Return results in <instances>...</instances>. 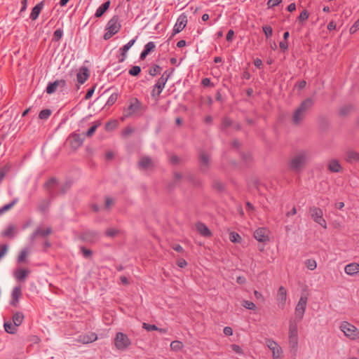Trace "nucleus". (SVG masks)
I'll return each instance as SVG.
<instances>
[{
    "instance_id": "nucleus-1",
    "label": "nucleus",
    "mask_w": 359,
    "mask_h": 359,
    "mask_svg": "<svg viewBox=\"0 0 359 359\" xmlns=\"http://www.w3.org/2000/svg\"><path fill=\"white\" fill-rule=\"evenodd\" d=\"M311 158L309 151L302 150L297 152L290 161V168L294 172H300Z\"/></svg>"
},
{
    "instance_id": "nucleus-2",
    "label": "nucleus",
    "mask_w": 359,
    "mask_h": 359,
    "mask_svg": "<svg viewBox=\"0 0 359 359\" xmlns=\"http://www.w3.org/2000/svg\"><path fill=\"white\" fill-rule=\"evenodd\" d=\"M298 344V322L296 320L290 319L288 327V345L290 351L294 354L297 351Z\"/></svg>"
},
{
    "instance_id": "nucleus-3",
    "label": "nucleus",
    "mask_w": 359,
    "mask_h": 359,
    "mask_svg": "<svg viewBox=\"0 0 359 359\" xmlns=\"http://www.w3.org/2000/svg\"><path fill=\"white\" fill-rule=\"evenodd\" d=\"M121 27L119 18L117 15L112 17L108 22L106 28V33L104 35V40L111 39L114 34L118 33Z\"/></svg>"
},
{
    "instance_id": "nucleus-4",
    "label": "nucleus",
    "mask_w": 359,
    "mask_h": 359,
    "mask_svg": "<svg viewBox=\"0 0 359 359\" xmlns=\"http://www.w3.org/2000/svg\"><path fill=\"white\" fill-rule=\"evenodd\" d=\"M45 186L48 191L50 192V194L53 196L58 194L59 192L61 194H65L70 187L69 184H65L64 185L60 186L57 181L55 178H51L47 181L45 184Z\"/></svg>"
},
{
    "instance_id": "nucleus-5",
    "label": "nucleus",
    "mask_w": 359,
    "mask_h": 359,
    "mask_svg": "<svg viewBox=\"0 0 359 359\" xmlns=\"http://www.w3.org/2000/svg\"><path fill=\"white\" fill-rule=\"evenodd\" d=\"M340 330L351 340L359 339V330L353 325L344 321L340 325Z\"/></svg>"
},
{
    "instance_id": "nucleus-6",
    "label": "nucleus",
    "mask_w": 359,
    "mask_h": 359,
    "mask_svg": "<svg viewBox=\"0 0 359 359\" xmlns=\"http://www.w3.org/2000/svg\"><path fill=\"white\" fill-rule=\"evenodd\" d=\"M131 344L128 337L123 332H117L114 339V345L119 351L126 350Z\"/></svg>"
},
{
    "instance_id": "nucleus-7",
    "label": "nucleus",
    "mask_w": 359,
    "mask_h": 359,
    "mask_svg": "<svg viewBox=\"0 0 359 359\" xmlns=\"http://www.w3.org/2000/svg\"><path fill=\"white\" fill-rule=\"evenodd\" d=\"M311 218L318 224H320L324 229H327V223L323 218V210L317 207H311L309 209Z\"/></svg>"
},
{
    "instance_id": "nucleus-8",
    "label": "nucleus",
    "mask_w": 359,
    "mask_h": 359,
    "mask_svg": "<svg viewBox=\"0 0 359 359\" xmlns=\"http://www.w3.org/2000/svg\"><path fill=\"white\" fill-rule=\"evenodd\" d=\"M307 300L308 299L306 297L302 296L295 307V320L298 323L301 321L304 317L307 304Z\"/></svg>"
},
{
    "instance_id": "nucleus-9",
    "label": "nucleus",
    "mask_w": 359,
    "mask_h": 359,
    "mask_svg": "<svg viewBox=\"0 0 359 359\" xmlns=\"http://www.w3.org/2000/svg\"><path fill=\"white\" fill-rule=\"evenodd\" d=\"M141 106L140 102L137 98L130 100L128 107L124 109L123 114L128 117L137 112Z\"/></svg>"
},
{
    "instance_id": "nucleus-10",
    "label": "nucleus",
    "mask_w": 359,
    "mask_h": 359,
    "mask_svg": "<svg viewBox=\"0 0 359 359\" xmlns=\"http://www.w3.org/2000/svg\"><path fill=\"white\" fill-rule=\"evenodd\" d=\"M266 344L272 351L273 359H280L283 354L282 348L273 340L268 339Z\"/></svg>"
},
{
    "instance_id": "nucleus-11",
    "label": "nucleus",
    "mask_w": 359,
    "mask_h": 359,
    "mask_svg": "<svg viewBox=\"0 0 359 359\" xmlns=\"http://www.w3.org/2000/svg\"><path fill=\"white\" fill-rule=\"evenodd\" d=\"M97 339V335L95 332H88L79 335L76 341L83 344L92 343Z\"/></svg>"
},
{
    "instance_id": "nucleus-12",
    "label": "nucleus",
    "mask_w": 359,
    "mask_h": 359,
    "mask_svg": "<svg viewBox=\"0 0 359 359\" xmlns=\"http://www.w3.org/2000/svg\"><path fill=\"white\" fill-rule=\"evenodd\" d=\"M187 24V16L184 14L180 15L178 17L177 22L174 26L172 35H175V34H178L180 32H182L186 27Z\"/></svg>"
},
{
    "instance_id": "nucleus-13",
    "label": "nucleus",
    "mask_w": 359,
    "mask_h": 359,
    "mask_svg": "<svg viewBox=\"0 0 359 359\" xmlns=\"http://www.w3.org/2000/svg\"><path fill=\"white\" fill-rule=\"evenodd\" d=\"M200 168L205 172L208 170L210 163V155L205 151H201L199 154Z\"/></svg>"
},
{
    "instance_id": "nucleus-14",
    "label": "nucleus",
    "mask_w": 359,
    "mask_h": 359,
    "mask_svg": "<svg viewBox=\"0 0 359 359\" xmlns=\"http://www.w3.org/2000/svg\"><path fill=\"white\" fill-rule=\"evenodd\" d=\"M278 306L281 309H283L285 306L287 300V290L283 286H280L278 290L276 297Z\"/></svg>"
},
{
    "instance_id": "nucleus-15",
    "label": "nucleus",
    "mask_w": 359,
    "mask_h": 359,
    "mask_svg": "<svg viewBox=\"0 0 359 359\" xmlns=\"http://www.w3.org/2000/svg\"><path fill=\"white\" fill-rule=\"evenodd\" d=\"M170 77V74L165 71L162 76L158 79L154 87L157 89L156 95L159 96L163 90L165 85Z\"/></svg>"
},
{
    "instance_id": "nucleus-16",
    "label": "nucleus",
    "mask_w": 359,
    "mask_h": 359,
    "mask_svg": "<svg viewBox=\"0 0 359 359\" xmlns=\"http://www.w3.org/2000/svg\"><path fill=\"white\" fill-rule=\"evenodd\" d=\"M66 85V81L64 79L56 80L53 83H49L46 88V93L48 94H53L56 92L58 88H63Z\"/></svg>"
},
{
    "instance_id": "nucleus-17",
    "label": "nucleus",
    "mask_w": 359,
    "mask_h": 359,
    "mask_svg": "<svg viewBox=\"0 0 359 359\" xmlns=\"http://www.w3.org/2000/svg\"><path fill=\"white\" fill-rule=\"evenodd\" d=\"M99 238V233L93 230H88L84 231L81 235V238L88 243H95Z\"/></svg>"
},
{
    "instance_id": "nucleus-18",
    "label": "nucleus",
    "mask_w": 359,
    "mask_h": 359,
    "mask_svg": "<svg viewBox=\"0 0 359 359\" xmlns=\"http://www.w3.org/2000/svg\"><path fill=\"white\" fill-rule=\"evenodd\" d=\"M268 232L269 231L266 228H258L254 232V237L259 242H266L269 241Z\"/></svg>"
},
{
    "instance_id": "nucleus-19",
    "label": "nucleus",
    "mask_w": 359,
    "mask_h": 359,
    "mask_svg": "<svg viewBox=\"0 0 359 359\" xmlns=\"http://www.w3.org/2000/svg\"><path fill=\"white\" fill-rule=\"evenodd\" d=\"M90 75L89 69L86 67H81L76 74L77 81L80 84H83L88 79Z\"/></svg>"
},
{
    "instance_id": "nucleus-20",
    "label": "nucleus",
    "mask_w": 359,
    "mask_h": 359,
    "mask_svg": "<svg viewBox=\"0 0 359 359\" xmlns=\"http://www.w3.org/2000/svg\"><path fill=\"white\" fill-rule=\"evenodd\" d=\"M138 166L141 170H147L152 168L154 166V163L149 156H143L140 159Z\"/></svg>"
},
{
    "instance_id": "nucleus-21",
    "label": "nucleus",
    "mask_w": 359,
    "mask_h": 359,
    "mask_svg": "<svg viewBox=\"0 0 359 359\" xmlns=\"http://www.w3.org/2000/svg\"><path fill=\"white\" fill-rule=\"evenodd\" d=\"M83 137L80 134L74 133L69 138V143L72 148L77 149L82 145Z\"/></svg>"
},
{
    "instance_id": "nucleus-22",
    "label": "nucleus",
    "mask_w": 359,
    "mask_h": 359,
    "mask_svg": "<svg viewBox=\"0 0 359 359\" xmlns=\"http://www.w3.org/2000/svg\"><path fill=\"white\" fill-rule=\"evenodd\" d=\"M314 104V100L312 98H307L304 100L297 108L301 111L306 114L307 111L312 108Z\"/></svg>"
},
{
    "instance_id": "nucleus-23",
    "label": "nucleus",
    "mask_w": 359,
    "mask_h": 359,
    "mask_svg": "<svg viewBox=\"0 0 359 359\" xmlns=\"http://www.w3.org/2000/svg\"><path fill=\"white\" fill-rule=\"evenodd\" d=\"M18 229L15 225H9L6 229L1 232V236L12 238L18 233Z\"/></svg>"
},
{
    "instance_id": "nucleus-24",
    "label": "nucleus",
    "mask_w": 359,
    "mask_h": 359,
    "mask_svg": "<svg viewBox=\"0 0 359 359\" xmlns=\"http://www.w3.org/2000/svg\"><path fill=\"white\" fill-rule=\"evenodd\" d=\"M52 232V229L50 227H42L39 226L33 233L32 237H46L47 236L50 235Z\"/></svg>"
},
{
    "instance_id": "nucleus-25",
    "label": "nucleus",
    "mask_w": 359,
    "mask_h": 359,
    "mask_svg": "<svg viewBox=\"0 0 359 359\" xmlns=\"http://www.w3.org/2000/svg\"><path fill=\"white\" fill-rule=\"evenodd\" d=\"M345 273L350 276H354L359 273V264L351 263L347 264L344 268Z\"/></svg>"
},
{
    "instance_id": "nucleus-26",
    "label": "nucleus",
    "mask_w": 359,
    "mask_h": 359,
    "mask_svg": "<svg viewBox=\"0 0 359 359\" xmlns=\"http://www.w3.org/2000/svg\"><path fill=\"white\" fill-rule=\"evenodd\" d=\"M327 168L332 172H340L342 170L341 165L339 161L336 159H332L329 161Z\"/></svg>"
},
{
    "instance_id": "nucleus-27",
    "label": "nucleus",
    "mask_w": 359,
    "mask_h": 359,
    "mask_svg": "<svg viewBox=\"0 0 359 359\" xmlns=\"http://www.w3.org/2000/svg\"><path fill=\"white\" fill-rule=\"evenodd\" d=\"M305 116L306 114L304 112L297 109L294 111V114L292 116V123L294 125H300L304 121Z\"/></svg>"
},
{
    "instance_id": "nucleus-28",
    "label": "nucleus",
    "mask_w": 359,
    "mask_h": 359,
    "mask_svg": "<svg viewBox=\"0 0 359 359\" xmlns=\"http://www.w3.org/2000/svg\"><path fill=\"white\" fill-rule=\"evenodd\" d=\"M346 161L350 163H353L359 161V153L349 150L346 154Z\"/></svg>"
},
{
    "instance_id": "nucleus-29",
    "label": "nucleus",
    "mask_w": 359,
    "mask_h": 359,
    "mask_svg": "<svg viewBox=\"0 0 359 359\" xmlns=\"http://www.w3.org/2000/svg\"><path fill=\"white\" fill-rule=\"evenodd\" d=\"M135 42V39H132L128 41L126 45L120 48L121 53V57L118 60L119 62H123L125 60L126 53L128 50L133 46Z\"/></svg>"
},
{
    "instance_id": "nucleus-30",
    "label": "nucleus",
    "mask_w": 359,
    "mask_h": 359,
    "mask_svg": "<svg viewBox=\"0 0 359 359\" xmlns=\"http://www.w3.org/2000/svg\"><path fill=\"white\" fill-rule=\"evenodd\" d=\"M156 47L155 43L153 41H150L147 43L144 46V48L143 51L140 54V59L144 60L147 57V55H149L151 51L154 50Z\"/></svg>"
},
{
    "instance_id": "nucleus-31",
    "label": "nucleus",
    "mask_w": 359,
    "mask_h": 359,
    "mask_svg": "<svg viewBox=\"0 0 359 359\" xmlns=\"http://www.w3.org/2000/svg\"><path fill=\"white\" fill-rule=\"evenodd\" d=\"M21 296V287L17 286L13 289L12 292V299L11 301V304L13 306H16V304L19 302V299Z\"/></svg>"
},
{
    "instance_id": "nucleus-32",
    "label": "nucleus",
    "mask_w": 359,
    "mask_h": 359,
    "mask_svg": "<svg viewBox=\"0 0 359 359\" xmlns=\"http://www.w3.org/2000/svg\"><path fill=\"white\" fill-rule=\"evenodd\" d=\"M196 228L198 231L203 236L209 237L212 234L208 227L203 223L197 224Z\"/></svg>"
},
{
    "instance_id": "nucleus-33",
    "label": "nucleus",
    "mask_w": 359,
    "mask_h": 359,
    "mask_svg": "<svg viewBox=\"0 0 359 359\" xmlns=\"http://www.w3.org/2000/svg\"><path fill=\"white\" fill-rule=\"evenodd\" d=\"M43 7V4L42 2L36 4L33 8H32V13L30 14V16L29 18L32 20H35L39 15L42 8Z\"/></svg>"
},
{
    "instance_id": "nucleus-34",
    "label": "nucleus",
    "mask_w": 359,
    "mask_h": 359,
    "mask_svg": "<svg viewBox=\"0 0 359 359\" xmlns=\"http://www.w3.org/2000/svg\"><path fill=\"white\" fill-rule=\"evenodd\" d=\"M109 5H110V1H107L104 2V4H102L96 10V12H95V17H97V18L101 17L106 12V11L109 8Z\"/></svg>"
},
{
    "instance_id": "nucleus-35",
    "label": "nucleus",
    "mask_w": 359,
    "mask_h": 359,
    "mask_svg": "<svg viewBox=\"0 0 359 359\" xmlns=\"http://www.w3.org/2000/svg\"><path fill=\"white\" fill-rule=\"evenodd\" d=\"M18 202L19 199L15 198L9 203L4 205L2 208H0V215L11 210L14 207V205H16Z\"/></svg>"
},
{
    "instance_id": "nucleus-36",
    "label": "nucleus",
    "mask_w": 359,
    "mask_h": 359,
    "mask_svg": "<svg viewBox=\"0 0 359 359\" xmlns=\"http://www.w3.org/2000/svg\"><path fill=\"white\" fill-rule=\"evenodd\" d=\"M4 328L6 332L9 334H15L18 330L17 327L11 321L5 322Z\"/></svg>"
},
{
    "instance_id": "nucleus-37",
    "label": "nucleus",
    "mask_w": 359,
    "mask_h": 359,
    "mask_svg": "<svg viewBox=\"0 0 359 359\" xmlns=\"http://www.w3.org/2000/svg\"><path fill=\"white\" fill-rule=\"evenodd\" d=\"M229 240L234 243H239L241 242V236L234 231L231 232L229 234Z\"/></svg>"
},
{
    "instance_id": "nucleus-38",
    "label": "nucleus",
    "mask_w": 359,
    "mask_h": 359,
    "mask_svg": "<svg viewBox=\"0 0 359 359\" xmlns=\"http://www.w3.org/2000/svg\"><path fill=\"white\" fill-rule=\"evenodd\" d=\"M184 345L182 342L180 341H173L170 344V348L172 351H178L182 349Z\"/></svg>"
},
{
    "instance_id": "nucleus-39",
    "label": "nucleus",
    "mask_w": 359,
    "mask_h": 359,
    "mask_svg": "<svg viewBox=\"0 0 359 359\" xmlns=\"http://www.w3.org/2000/svg\"><path fill=\"white\" fill-rule=\"evenodd\" d=\"M11 322L15 325V327H17V328L20 327L22 322V318L20 316L19 313H17L13 315V320Z\"/></svg>"
},
{
    "instance_id": "nucleus-40",
    "label": "nucleus",
    "mask_w": 359,
    "mask_h": 359,
    "mask_svg": "<svg viewBox=\"0 0 359 359\" xmlns=\"http://www.w3.org/2000/svg\"><path fill=\"white\" fill-rule=\"evenodd\" d=\"M306 267L309 270H314L317 267V263L314 259H307L305 262Z\"/></svg>"
},
{
    "instance_id": "nucleus-41",
    "label": "nucleus",
    "mask_w": 359,
    "mask_h": 359,
    "mask_svg": "<svg viewBox=\"0 0 359 359\" xmlns=\"http://www.w3.org/2000/svg\"><path fill=\"white\" fill-rule=\"evenodd\" d=\"M262 30L266 38H269L273 34V29L269 25H265L262 27Z\"/></svg>"
},
{
    "instance_id": "nucleus-42",
    "label": "nucleus",
    "mask_w": 359,
    "mask_h": 359,
    "mask_svg": "<svg viewBox=\"0 0 359 359\" xmlns=\"http://www.w3.org/2000/svg\"><path fill=\"white\" fill-rule=\"evenodd\" d=\"M63 35V31L61 29H56L53 33V40L59 41Z\"/></svg>"
},
{
    "instance_id": "nucleus-43",
    "label": "nucleus",
    "mask_w": 359,
    "mask_h": 359,
    "mask_svg": "<svg viewBox=\"0 0 359 359\" xmlns=\"http://www.w3.org/2000/svg\"><path fill=\"white\" fill-rule=\"evenodd\" d=\"M118 97V93H112L110 95V97H109V99H108V100L107 102V104L109 105V106L113 105L116 102V101L117 100Z\"/></svg>"
},
{
    "instance_id": "nucleus-44",
    "label": "nucleus",
    "mask_w": 359,
    "mask_h": 359,
    "mask_svg": "<svg viewBox=\"0 0 359 359\" xmlns=\"http://www.w3.org/2000/svg\"><path fill=\"white\" fill-rule=\"evenodd\" d=\"M51 114L50 109H43L40 111L39 117L41 119H47Z\"/></svg>"
},
{
    "instance_id": "nucleus-45",
    "label": "nucleus",
    "mask_w": 359,
    "mask_h": 359,
    "mask_svg": "<svg viewBox=\"0 0 359 359\" xmlns=\"http://www.w3.org/2000/svg\"><path fill=\"white\" fill-rule=\"evenodd\" d=\"M243 306L250 310H255L256 308V305L250 301L244 300L243 302Z\"/></svg>"
},
{
    "instance_id": "nucleus-46",
    "label": "nucleus",
    "mask_w": 359,
    "mask_h": 359,
    "mask_svg": "<svg viewBox=\"0 0 359 359\" xmlns=\"http://www.w3.org/2000/svg\"><path fill=\"white\" fill-rule=\"evenodd\" d=\"M309 12L306 9H304L300 13V15L298 18V20L299 22H304V21L306 20L309 18Z\"/></svg>"
},
{
    "instance_id": "nucleus-47",
    "label": "nucleus",
    "mask_w": 359,
    "mask_h": 359,
    "mask_svg": "<svg viewBox=\"0 0 359 359\" xmlns=\"http://www.w3.org/2000/svg\"><path fill=\"white\" fill-rule=\"evenodd\" d=\"M142 327L149 332L154 331V330L157 331V330H158V327L157 326H156L155 325H150V324H148L146 323H144L142 324Z\"/></svg>"
},
{
    "instance_id": "nucleus-48",
    "label": "nucleus",
    "mask_w": 359,
    "mask_h": 359,
    "mask_svg": "<svg viewBox=\"0 0 359 359\" xmlns=\"http://www.w3.org/2000/svg\"><path fill=\"white\" fill-rule=\"evenodd\" d=\"M141 72V68L139 66H133L130 70L129 74L131 76H137Z\"/></svg>"
},
{
    "instance_id": "nucleus-49",
    "label": "nucleus",
    "mask_w": 359,
    "mask_h": 359,
    "mask_svg": "<svg viewBox=\"0 0 359 359\" xmlns=\"http://www.w3.org/2000/svg\"><path fill=\"white\" fill-rule=\"evenodd\" d=\"M118 233V231L117 229H114V228L108 229L105 231L106 236H109V237H114L116 235H117Z\"/></svg>"
},
{
    "instance_id": "nucleus-50",
    "label": "nucleus",
    "mask_w": 359,
    "mask_h": 359,
    "mask_svg": "<svg viewBox=\"0 0 359 359\" xmlns=\"http://www.w3.org/2000/svg\"><path fill=\"white\" fill-rule=\"evenodd\" d=\"M161 68L158 65H154L152 68H151L149 71V73L151 76H156L159 74L160 69Z\"/></svg>"
},
{
    "instance_id": "nucleus-51",
    "label": "nucleus",
    "mask_w": 359,
    "mask_h": 359,
    "mask_svg": "<svg viewBox=\"0 0 359 359\" xmlns=\"http://www.w3.org/2000/svg\"><path fill=\"white\" fill-rule=\"evenodd\" d=\"M81 251L83 257L86 258L90 257L93 254L92 251L90 249H87L85 247H81Z\"/></svg>"
},
{
    "instance_id": "nucleus-52",
    "label": "nucleus",
    "mask_w": 359,
    "mask_h": 359,
    "mask_svg": "<svg viewBox=\"0 0 359 359\" xmlns=\"http://www.w3.org/2000/svg\"><path fill=\"white\" fill-rule=\"evenodd\" d=\"M282 2V0H269L267 2L268 8H273L278 4H280Z\"/></svg>"
},
{
    "instance_id": "nucleus-53",
    "label": "nucleus",
    "mask_w": 359,
    "mask_h": 359,
    "mask_svg": "<svg viewBox=\"0 0 359 359\" xmlns=\"http://www.w3.org/2000/svg\"><path fill=\"white\" fill-rule=\"evenodd\" d=\"M14 276L18 280H22V268H18L16 269Z\"/></svg>"
},
{
    "instance_id": "nucleus-54",
    "label": "nucleus",
    "mask_w": 359,
    "mask_h": 359,
    "mask_svg": "<svg viewBox=\"0 0 359 359\" xmlns=\"http://www.w3.org/2000/svg\"><path fill=\"white\" fill-rule=\"evenodd\" d=\"M114 205V200L110 197H107L105 199L104 207L106 209H109Z\"/></svg>"
},
{
    "instance_id": "nucleus-55",
    "label": "nucleus",
    "mask_w": 359,
    "mask_h": 359,
    "mask_svg": "<svg viewBox=\"0 0 359 359\" xmlns=\"http://www.w3.org/2000/svg\"><path fill=\"white\" fill-rule=\"evenodd\" d=\"M97 128V125H94V126H91L88 129L87 133H86V135L88 136V137H91L95 133Z\"/></svg>"
},
{
    "instance_id": "nucleus-56",
    "label": "nucleus",
    "mask_w": 359,
    "mask_h": 359,
    "mask_svg": "<svg viewBox=\"0 0 359 359\" xmlns=\"http://www.w3.org/2000/svg\"><path fill=\"white\" fill-rule=\"evenodd\" d=\"M358 29H359V18L350 28V32L355 33Z\"/></svg>"
},
{
    "instance_id": "nucleus-57",
    "label": "nucleus",
    "mask_w": 359,
    "mask_h": 359,
    "mask_svg": "<svg viewBox=\"0 0 359 359\" xmlns=\"http://www.w3.org/2000/svg\"><path fill=\"white\" fill-rule=\"evenodd\" d=\"M201 83L202 85L204 86V87H208V86H213V85L212 84L211 81H210V79H208V78H205L202 80L201 81Z\"/></svg>"
},
{
    "instance_id": "nucleus-58",
    "label": "nucleus",
    "mask_w": 359,
    "mask_h": 359,
    "mask_svg": "<svg viewBox=\"0 0 359 359\" xmlns=\"http://www.w3.org/2000/svg\"><path fill=\"white\" fill-rule=\"evenodd\" d=\"M177 265L180 267V268H184L185 266H187V262L185 259H180L179 260H177Z\"/></svg>"
},
{
    "instance_id": "nucleus-59",
    "label": "nucleus",
    "mask_w": 359,
    "mask_h": 359,
    "mask_svg": "<svg viewBox=\"0 0 359 359\" xmlns=\"http://www.w3.org/2000/svg\"><path fill=\"white\" fill-rule=\"evenodd\" d=\"M7 252V245H1L0 246V259L5 255Z\"/></svg>"
},
{
    "instance_id": "nucleus-60",
    "label": "nucleus",
    "mask_w": 359,
    "mask_h": 359,
    "mask_svg": "<svg viewBox=\"0 0 359 359\" xmlns=\"http://www.w3.org/2000/svg\"><path fill=\"white\" fill-rule=\"evenodd\" d=\"M279 46L283 50H285L288 48V43H287V41L284 40V41L280 42Z\"/></svg>"
},
{
    "instance_id": "nucleus-61",
    "label": "nucleus",
    "mask_w": 359,
    "mask_h": 359,
    "mask_svg": "<svg viewBox=\"0 0 359 359\" xmlns=\"http://www.w3.org/2000/svg\"><path fill=\"white\" fill-rule=\"evenodd\" d=\"M224 333L226 336H231L233 334V330L232 328L230 327H225L224 328Z\"/></svg>"
},
{
    "instance_id": "nucleus-62",
    "label": "nucleus",
    "mask_w": 359,
    "mask_h": 359,
    "mask_svg": "<svg viewBox=\"0 0 359 359\" xmlns=\"http://www.w3.org/2000/svg\"><path fill=\"white\" fill-rule=\"evenodd\" d=\"M94 90H95V88L93 87V88L89 89L87 91V93H86V94L85 95V99L86 100H88V99H90L92 97V95H93V94L94 93Z\"/></svg>"
},
{
    "instance_id": "nucleus-63",
    "label": "nucleus",
    "mask_w": 359,
    "mask_h": 359,
    "mask_svg": "<svg viewBox=\"0 0 359 359\" xmlns=\"http://www.w3.org/2000/svg\"><path fill=\"white\" fill-rule=\"evenodd\" d=\"M231 120L228 118H224L222 121V126L224 127V128H227L229 126H231Z\"/></svg>"
},
{
    "instance_id": "nucleus-64",
    "label": "nucleus",
    "mask_w": 359,
    "mask_h": 359,
    "mask_svg": "<svg viewBox=\"0 0 359 359\" xmlns=\"http://www.w3.org/2000/svg\"><path fill=\"white\" fill-rule=\"evenodd\" d=\"M336 23L334 21H331L327 25V29L329 31L334 30L336 29Z\"/></svg>"
}]
</instances>
